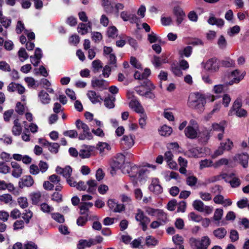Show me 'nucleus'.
<instances>
[{
  "label": "nucleus",
  "mask_w": 249,
  "mask_h": 249,
  "mask_svg": "<svg viewBox=\"0 0 249 249\" xmlns=\"http://www.w3.org/2000/svg\"><path fill=\"white\" fill-rule=\"evenodd\" d=\"M124 174H128L131 178H136L139 180L142 177H148L150 175H155L154 168L152 170L150 169H140L138 166L134 165L131 166L129 164L125 165L124 168L122 169Z\"/></svg>",
  "instance_id": "nucleus-1"
},
{
  "label": "nucleus",
  "mask_w": 249,
  "mask_h": 249,
  "mask_svg": "<svg viewBox=\"0 0 249 249\" xmlns=\"http://www.w3.org/2000/svg\"><path fill=\"white\" fill-rule=\"evenodd\" d=\"M154 89V85L150 81L145 80L141 86L135 88V91L140 95L152 98L154 97V94L151 92Z\"/></svg>",
  "instance_id": "nucleus-2"
},
{
  "label": "nucleus",
  "mask_w": 249,
  "mask_h": 249,
  "mask_svg": "<svg viewBox=\"0 0 249 249\" xmlns=\"http://www.w3.org/2000/svg\"><path fill=\"white\" fill-rule=\"evenodd\" d=\"M199 131V126L198 123L195 120L191 119L184 129V134L188 139H195L198 137Z\"/></svg>",
  "instance_id": "nucleus-3"
},
{
  "label": "nucleus",
  "mask_w": 249,
  "mask_h": 249,
  "mask_svg": "<svg viewBox=\"0 0 249 249\" xmlns=\"http://www.w3.org/2000/svg\"><path fill=\"white\" fill-rule=\"evenodd\" d=\"M245 74V72L241 73L239 70H235L226 74L223 81L226 86H231L234 84L238 83L244 78Z\"/></svg>",
  "instance_id": "nucleus-4"
},
{
  "label": "nucleus",
  "mask_w": 249,
  "mask_h": 249,
  "mask_svg": "<svg viewBox=\"0 0 249 249\" xmlns=\"http://www.w3.org/2000/svg\"><path fill=\"white\" fill-rule=\"evenodd\" d=\"M189 244L193 249H208L211 241L209 236H203L200 239L191 237Z\"/></svg>",
  "instance_id": "nucleus-5"
},
{
  "label": "nucleus",
  "mask_w": 249,
  "mask_h": 249,
  "mask_svg": "<svg viewBox=\"0 0 249 249\" xmlns=\"http://www.w3.org/2000/svg\"><path fill=\"white\" fill-rule=\"evenodd\" d=\"M206 103V98L204 95L199 92L194 93L189 97L190 106L195 108H199L200 104H201L202 107L204 108Z\"/></svg>",
  "instance_id": "nucleus-6"
},
{
  "label": "nucleus",
  "mask_w": 249,
  "mask_h": 249,
  "mask_svg": "<svg viewBox=\"0 0 249 249\" xmlns=\"http://www.w3.org/2000/svg\"><path fill=\"white\" fill-rule=\"evenodd\" d=\"M128 163H125V157L122 154H119L116 155L111 160L110 162V166L111 170L110 173L112 175L115 174L116 171L117 170L124 168L125 165Z\"/></svg>",
  "instance_id": "nucleus-7"
},
{
  "label": "nucleus",
  "mask_w": 249,
  "mask_h": 249,
  "mask_svg": "<svg viewBox=\"0 0 249 249\" xmlns=\"http://www.w3.org/2000/svg\"><path fill=\"white\" fill-rule=\"evenodd\" d=\"M75 124L78 130H82V133L79 134L78 137L79 140H84L87 139L89 140L92 139V135L90 132L89 127L87 124L79 120H77L76 121Z\"/></svg>",
  "instance_id": "nucleus-8"
},
{
  "label": "nucleus",
  "mask_w": 249,
  "mask_h": 249,
  "mask_svg": "<svg viewBox=\"0 0 249 249\" xmlns=\"http://www.w3.org/2000/svg\"><path fill=\"white\" fill-rule=\"evenodd\" d=\"M201 65L206 71L209 72H216L219 68L218 63L215 58H211L206 62H202Z\"/></svg>",
  "instance_id": "nucleus-9"
},
{
  "label": "nucleus",
  "mask_w": 249,
  "mask_h": 249,
  "mask_svg": "<svg viewBox=\"0 0 249 249\" xmlns=\"http://www.w3.org/2000/svg\"><path fill=\"white\" fill-rule=\"evenodd\" d=\"M127 97L128 99H131V101L129 103V107L137 113H143V108L139 102L134 97L133 93L131 92H128Z\"/></svg>",
  "instance_id": "nucleus-10"
},
{
  "label": "nucleus",
  "mask_w": 249,
  "mask_h": 249,
  "mask_svg": "<svg viewBox=\"0 0 249 249\" xmlns=\"http://www.w3.org/2000/svg\"><path fill=\"white\" fill-rule=\"evenodd\" d=\"M242 103L241 100L237 99L234 101L232 105L231 109L230 112L232 115L233 112H235L236 116L239 117H245L247 115V111L243 108H241Z\"/></svg>",
  "instance_id": "nucleus-11"
},
{
  "label": "nucleus",
  "mask_w": 249,
  "mask_h": 249,
  "mask_svg": "<svg viewBox=\"0 0 249 249\" xmlns=\"http://www.w3.org/2000/svg\"><path fill=\"white\" fill-rule=\"evenodd\" d=\"M135 143V136L132 135L124 136L122 140V145L124 149L131 148Z\"/></svg>",
  "instance_id": "nucleus-12"
},
{
  "label": "nucleus",
  "mask_w": 249,
  "mask_h": 249,
  "mask_svg": "<svg viewBox=\"0 0 249 249\" xmlns=\"http://www.w3.org/2000/svg\"><path fill=\"white\" fill-rule=\"evenodd\" d=\"M107 205L109 209L115 213H121L125 209L124 205L118 204L114 199H109Z\"/></svg>",
  "instance_id": "nucleus-13"
},
{
  "label": "nucleus",
  "mask_w": 249,
  "mask_h": 249,
  "mask_svg": "<svg viewBox=\"0 0 249 249\" xmlns=\"http://www.w3.org/2000/svg\"><path fill=\"white\" fill-rule=\"evenodd\" d=\"M108 85V82L103 79L94 78L91 81L92 86L94 88L99 89L101 91L107 89Z\"/></svg>",
  "instance_id": "nucleus-14"
},
{
  "label": "nucleus",
  "mask_w": 249,
  "mask_h": 249,
  "mask_svg": "<svg viewBox=\"0 0 249 249\" xmlns=\"http://www.w3.org/2000/svg\"><path fill=\"white\" fill-rule=\"evenodd\" d=\"M136 219L141 222L142 226V230L145 231L146 229V225L149 223L150 220L145 217L143 212L140 210L138 211V213L136 215Z\"/></svg>",
  "instance_id": "nucleus-15"
},
{
  "label": "nucleus",
  "mask_w": 249,
  "mask_h": 249,
  "mask_svg": "<svg viewBox=\"0 0 249 249\" xmlns=\"http://www.w3.org/2000/svg\"><path fill=\"white\" fill-rule=\"evenodd\" d=\"M7 89L9 91H17L20 94H23L25 90L24 87L20 84L13 82L9 84Z\"/></svg>",
  "instance_id": "nucleus-16"
},
{
  "label": "nucleus",
  "mask_w": 249,
  "mask_h": 249,
  "mask_svg": "<svg viewBox=\"0 0 249 249\" xmlns=\"http://www.w3.org/2000/svg\"><path fill=\"white\" fill-rule=\"evenodd\" d=\"M11 165L13 168L12 175L16 178H18L21 176L22 174V169L21 166L16 162L12 161L11 162Z\"/></svg>",
  "instance_id": "nucleus-17"
},
{
  "label": "nucleus",
  "mask_w": 249,
  "mask_h": 249,
  "mask_svg": "<svg viewBox=\"0 0 249 249\" xmlns=\"http://www.w3.org/2000/svg\"><path fill=\"white\" fill-rule=\"evenodd\" d=\"M173 13L177 18V22L180 24L185 16L182 9L179 6H176L174 8Z\"/></svg>",
  "instance_id": "nucleus-18"
},
{
  "label": "nucleus",
  "mask_w": 249,
  "mask_h": 249,
  "mask_svg": "<svg viewBox=\"0 0 249 249\" xmlns=\"http://www.w3.org/2000/svg\"><path fill=\"white\" fill-rule=\"evenodd\" d=\"M56 172L58 174L62 175L65 178H68L71 176L72 168L70 166H67L64 168L57 167L56 168Z\"/></svg>",
  "instance_id": "nucleus-19"
},
{
  "label": "nucleus",
  "mask_w": 249,
  "mask_h": 249,
  "mask_svg": "<svg viewBox=\"0 0 249 249\" xmlns=\"http://www.w3.org/2000/svg\"><path fill=\"white\" fill-rule=\"evenodd\" d=\"M249 158V155L245 153L238 154L234 157V160L238 161L244 168L248 165Z\"/></svg>",
  "instance_id": "nucleus-20"
},
{
  "label": "nucleus",
  "mask_w": 249,
  "mask_h": 249,
  "mask_svg": "<svg viewBox=\"0 0 249 249\" xmlns=\"http://www.w3.org/2000/svg\"><path fill=\"white\" fill-rule=\"evenodd\" d=\"M96 243L94 242V240L90 239L87 240H79L77 245L78 249H84L85 248H89L92 245H95Z\"/></svg>",
  "instance_id": "nucleus-21"
},
{
  "label": "nucleus",
  "mask_w": 249,
  "mask_h": 249,
  "mask_svg": "<svg viewBox=\"0 0 249 249\" xmlns=\"http://www.w3.org/2000/svg\"><path fill=\"white\" fill-rule=\"evenodd\" d=\"M159 134L164 137L169 136L173 132V129L171 127L166 124L161 126L158 130Z\"/></svg>",
  "instance_id": "nucleus-22"
},
{
  "label": "nucleus",
  "mask_w": 249,
  "mask_h": 249,
  "mask_svg": "<svg viewBox=\"0 0 249 249\" xmlns=\"http://www.w3.org/2000/svg\"><path fill=\"white\" fill-rule=\"evenodd\" d=\"M38 97L43 104L46 105L50 103L51 98L49 95L44 90H41L38 93Z\"/></svg>",
  "instance_id": "nucleus-23"
},
{
  "label": "nucleus",
  "mask_w": 249,
  "mask_h": 249,
  "mask_svg": "<svg viewBox=\"0 0 249 249\" xmlns=\"http://www.w3.org/2000/svg\"><path fill=\"white\" fill-rule=\"evenodd\" d=\"M87 96L93 104H96L103 100L99 95L97 94L95 91L93 90L89 91L87 93Z\"/></svg>",
  "instance_id": "nucleus-24"
},
{
  "label": "nucleus",
  "mask_w": 249,
  "mask_h": 249,
  "mask_svg": "<svg viewBox=\"0 0 249 249\" xmlns=\"http://www.w3.org/2000/svg\"><path fill=\"white\" fill-rule=\"evenodd\" d=\"M89 28H91V23L90 22H88L87 24L81 23L78 26V32L81 35H85L88 32Z\"/></svg>",
  "instance_id": "nucleus-25"
},
{
  "label": "nucleus",
  "mask_w": 249,
  "mask_h": 249,
  "mask_svg": "<svg viewBox=\"0 0 249 249\" xmlns=\"http://www.w3.org/2000/svg\"><path fill=\"white\" fill-rule=\"evenodd\" d=\"M226 124L225 121L221 122L219 124L214 123L212 124V130L224 133Z\"/></svg>",
  "instance_id": "nucleus-26"
},
{
  "label": "nucleus",
  "mask_w": 249,
  "mask_h": 249,
  "mask_svg": "<svg viewBox=\"0 0 249 249\" xmlns=\"http://www.w3.org/2000/svg\"><path fill=\"white\" fill-rule=\"evenodd\" d=\"M22 130V128L19 123V120L18 119H16L14 121V126L12 128L13 134L15 136H19L21 134Z\"/></svg>",
  "instance_id": "nucleus-27"
},
{
  "label": "nucleus",
  "mask_w": 249,
  "mask_h": 249,
  "mask_svg": "<svg viewBox=\"0 0 249 249\" xmlns=\"http://www.w3.org/2000/svg\"><path fill=\"white\" fill-rule=\"evenodd\" d=\"M21 183L23 186L29 187L34 184V180L31 176H25L22 178Z\"/></svg>",
  "instance_id": "nucleus-28"
},
{
  "label": "nucleus",
  "mask_w": 249,
  "mask_h": 249,
  "mask_svg": "<svg viewBox=\"0 0 249 249\" xmlns=\"http://www.w3.org/2000/svg\"><path fill=\"white\" fill-rule=\"evenodd\" d=\"M192 47L188 46L184 48L183 49L180 50L178 53L181 57L185 56L186 57H189L192 53Z\"/></svg>",
  "instance_id": "nucleus-29"
},
{
  "label": "nucleus",
  "mask_w": 249,
  "mask_h": 249,
  "mask_svg": "<svg viewBox=\"0 0 249 249\" xmlns=\"http://www.w3.org/2000/svg\"><path fill=\"white\" fill-rule=\"evenodd\" d=\"M208 22L211 25H216L218 27H222L224 24V21L222 19L217 18L213 17H210L209 18Z\"/></svg>",
  "instance_id": "nucleus-30"
},
{
  "label": "nucleus",
  "mask_w": 249,
  "mask_h": 249,
  "mask_svg": "<svg viewBox=\"0 0 249 249\" xmlns=\"http://www.w3.org/2000/svg\"><path fill=\"white\" fill-rule=\"evenodd\" d=\"M157 216L159 220V221H157V226L165 223L167 219L166 215L161 210H157Z\"/></svg>",
  "instance_id": "nucleus-31"
},
{
  "label": "nucleus",
  "mask_w": 249,
  "mask_h": 249,
  "mask_svg": "<svg viewBox=\"0 0 249 249\" xmlns=\"http://www.w3.org/2000/svg\"><path fill=\"white\" fill-rule=\"evenodd\" d=\"M172 240L175 244L179 246L178 249H184L183 246L182 245L184 240L181 235L179 234L175 235L172 237Z\"/></svg>",
  "instance_id": "nucleus-32"
},
{
  "label": "nucleus",
  "mask_w": 249,
  "mask_h": 249,
  "mask_svg": "<svg viewBox=\"0 0 249 249\" xmlns=\"http://www.w3.org/2000/svg\"><path fill=\"white\" fill-rule=\"evenodd\" d=\"M115 100V97L113 96H108L104 99V104L106 107L108 108H113L115 105L114 102Z\"/></svg>",
  "instance_id": "nucleus-33"
},
{
  "label": "nucleus",
  "mask_w": 249,
  "mask_h": 249,
  "mask_svg": "<svg viewBox=\"0 0 249 249\" xmlns=\"http://www.w3.org/2000/svg\"><path fill=\"white\" fill-rule=\"evenodd\" d=\"M113 0H102V5L107 12L111 11L113 8Z\"/></svg>",
  "instance_id": "nucleus-34"
},
{
  "label": "nucleus",
  "mask_w": 249,
  "mask_h": 249,
  "mask_svg": "<svg viewBox=\"0 0 249 249\" xmlns=\"http://www.w3.org/2000/svg\"><path fill=\"white\" fill-rule=\"evenodd\" d=\"M97 185L96 180L92 179L88 180L87 182V186H88L87 191L89 193H93L96 190Z\"/></svg>",
  "instance_id": "nucleus-35"
},
{
  "label": "nucleus",
  "mask_w": 249,
  "mask_h": 249,
  "mask_svg": "<svg viewBox=\"0 0 249 249\" xmlns=\"http://www.w3.org/2000/svg\"><path fill=\"white\" fill-rule=\"evenodd\" d=\"M226 231L224 228H218L213 231L214 235L219 239L224 238L226 235Z\"/></svg>",
  "instance_id": "nucleus-36"
},
{
  "label": "nucleus",
  "mask_w": 249,
  "mask_h": 249,
  "mask_svg": "<svg viewBox=\"0 0 249 249\" xmlns=\"http://www.w3.org/2000/svg\"><path fill=\"white\" fill-rule=\"evenodd\" d=\"M17 202L19 207L22 209H25L28 207L29 203L26 197H19L17 199Z\"/></svg>",
  "instance_id": "nucleus-37"
},
{
  "label": "nucleus",
  "mask_w": 249,
  "mask_h": 249,
  "mask_svg": "<svg viewBox=\"0 0 249 249\" xmlns=\"http://www.w3.org/2000/svg\"><path fill=\"white\" fill-rule=\"evenodd\" d=\"M108 37L115 38L118 36V30L115 26H111L108 28L107 31Z\"/></svg>",
  "instance_id": "nucleus-38"
},
{
  "label": "nucleus",
  "mask_w": 249,
  "mask_h": 249,
  "mask_svg": "<svg viewBox=\"0 0 249 249\" xmlns=\"http://www.w3.org/2000/svg\"><path fill=\"white\" fill-rule=\"evenodd\" d=\"M21 215H22V217L24 222L26 224H28L33 217V213L30 210H26Z\"/></svg>",
  "instance_id": "nucleus-39"
},
{
  "label": "nucleus",
  "mask_w": 249,
  "mask_h": 249,
  "mask_svg": "<svg viewBox=\"0 0 249 249\" xmlns=\"http://www.w3.org/2000/svg\"><path fill=\"white\" fill-rule=\"evenodd\" d=\"M229 160L226 158H221L216 161L213 165L214 168H218L223 165H227L229 164Z\"/></svg>",
  "instance_id": "nucleus-40"
},
{
  "label": "nucleus",
  "mask_w": 249,
  "mask_h": 249,
  "mask_svg": "<svg viewBox=\"0 0 249 249\" xmlns=\"http://www.w3.org/2000/svg\"><path fill=\"white\" fill-rule=\"evenodd\" d=\"M41 195L40 192L33 193L31 195V198L33 204H38L41 200Z\"/></svg>",
  "instance_id": "nucleus-41"
},
{
  "label": "nucleus",
  "mask_w": 249,
  "mask_h": 249,
  "mask_svg": "<svg viewBox=\"0 0 249 249\" xmlns=\"http://www.w3.org/2000/svg\"><path fill=\"white\" fill-rule=\"evenodd\" d=\"M200 169H202L204 168L213 166V161L210 159H205L201 160L199 162Z\"/></svg>",
  "instance_id": "nucleus-42"
},
{
  "label": "nucleus",
  "mask_w": 249,
  "mask_h": 249,
  "mask_svg": "<svg viewBox=\"0 0 249 249\" xmlns=\"http://www.w3.org/2000/svg\"><path fill=\"white\" fill-rule=\"evenodd\" d=\"M217 45L221 49H225L227 46V42L225 37L221 35L217 40Z\"/></svg>",
  "instance_id": "nucleus-43"
},
{
  "label": "nucleus",
  "mask_w": 249,
  "mask_h": 249,
  "mask_svg": "<svg viewBox=\"0 0 249 249\" xmlns=\"http://www.w3.org/2000/svg\"><path fill=\"white\" fill-rule=\"evenodd\" d=\"M224 144L223 143H221L220 146L216 150H215L214 153L212 155L211 157L213 159H215L217 157L222 155L224 151Z\"/></svg>",
  "instance_id": "nucleus-44"
},
{
  "label": "nucleus",
  "mask_w": 249,
  "mask_h": 249,
  "mask_svg": "<svg viewBox=\"0 0 249 249\" xmlns=\"http://www.w3.org/2000/svg\"><path fill=\"white\" fill-rule=\"evenodd\" d=\"M25 222L22 220H16L13 225V230L14 231H18L22 230L24 228Z\"/></svg>",
  "instance_id": "nucleus-45"
},
{
  "label": "nucleus",
  "mask_w": 249,
  "mask_h": 249,
  "mask_svg": "<svg viewBox=\"0 0 249 249\" xmlns=\"http://www.w3.org/2000/svg\"><path fill=\"white\" fill-rule=\"evenodd\" d=\"M192 205L195 210L200 212L204 205V204L201 200H195L193 201Z\"/></svg>",
  "instance_id": "nucleus-46"
},
{
  "label": "nucleus",
  "mask_w": 249,
  "mask_h": 249,
  "mask_svg": "<svg viewBox=\"0 0 249 249\" xmlns=\"http://www.w3.org/2000/svg\"><path fill=\"white\" fill-rule=\"evenodd\" d=\"M188 216L191 220L196 223L200 222V220L202 219V217L201 215L196 213L194 212L190 213Z\"/></svg>",
  "instance_id": "nucleus-47"
},
{
  "label": "nucleus",
  "mask_w": 249,
  "mask_h": 249,
  "mask_svg": "<svg viewBox=\"0 0 249 249\" xmlns=\"http://www.w3.org/2000/svg\"><path fill=\"white\" fill-rule=\"evenodd\" d=\"M12 197L10 194H6L0 196V201L5 204L10 203L12 202Z\"/></svg>",
  "instance_id": "nucleus-48"
},
{
  "label": "nucleus",
  "mask_w": 249,
  "mask_h": 249,
  "mask_svg": "<svg viewBox=\"0 0 249 249\" xmlns=\"http://www.w3.org/2000/svg\"><path fill=\"white\" fill-rule=\"evenodd\" d=\"M223 214V211L222 209L219 208L215 209L213 216V219L214 221H219L222 219Z\"/></svg>",
  "instance_id": "nucleus-49"
},
{
  "label": "nucleus",
  "mask_w": 249,
  "mask_h": 249,
  "mask_svg": "<svg viewBox=\"0 0 249 249\" xmlns=\"http://www.w3.org/2000/svg\"><path fill=\"white\" fill-rule=\"evenodd\" d=\"M220 107H221V105H220V103L215 104L213 107V110L205 117V119L207 120H208L209 119H210L212 117V116L215 112L219 110V109L220 108Z\"/></svg>",
  "instance_id": "nucleus-50"
},
{
  "label": "nucleus",
  "mask_w": 249,
  "mask_h": 249,
  "mask_svg": "<svg viewBox=\"0 0 249 249\" xmlns=\"http://www.w3.org/2000/svg\"><path fill=\"white\" fill-rule=\"evenodd\" d=\"M59 147V144L58 143L50 142L48 149L51 152L56 154L58 152Z\"/></svg>",
  "instance_id": "nucleus-51"
},
{
  "label": "nucleus",
  "mask_w": 249,
  "mask_h": 249,
  "mask_svg": "<svg viewBox=\"0 0 249 249\" xmlns=\"http://www.w3.org/2000/svg\"><path fill=\"white\" fill-rule=\"evenodd\" d=\"M92 66L94 72H98L102 68V63L99 60H94L92 63Z\"/></svg>",
  "instance_id": "nucleus-52"
},
{
  "label": "nucleus",
  "mask_w": 249,
  "mask_h": 249,
  "mask_svg": "<svg viewBox=\"0 0 249 249\" xmlns=\"http://www.w3.org/2000/svg\"><path fill=\"white\" fill-rule=\"evenodd\" d=\"M199 196L200 198L203 201H209L212 199L211 194L208 192H199Z\"/></svg>",
  "instance_id": "nucleus-53"
},
{
  "label": "nucleus",
  "mask_w": 249,
  "mask_h": 249,
  "mask_svg": "<svg viewBox=\"0 0 249 249\" xmlns=\"http://www.w3.org/2000/svg\"><path fill=\"white\" fill-rule=\"evenodd\" d=\"M10 168L4 162H0V173L6 174L10 172Z\"/></svg>",
  "instance_id": "nucleus-54"
},
{
  "label": "nucleus",
  "mask_w": 249,
  "mask_h": 249,
  "mask_svg": "<svg viewBox=\"0 0 249 249\" xmlns=\"http://www.w3.org/2000/svg\"><path fill=\"white\" fill-rule=\"evenodd\" d=\"M10 215L13 219H16L21 217V213L18 209L15 208L11 211Z\"/></svg>",
  "instance_id": "nucleus-55"
},
{
  "label": "nucleus",
  "mask_w": 249,
  "mask_h": 249,
  "mask_svg": "<svg viewBox=\"0 0 249 249\" xmlns=\"http://www.w3.org/2000/svg\"><path fill=\"white\" fill-rule=\"evenodd\" d=\"M52 217L55 221L60 223H62L64 222V218L63 215L59 213H53L52 214Z\"/></svg>",
  "instance_id": "nucleus-56"
},
{
  "label": "nucleus",
  "mask_w": 249,
  "mask_h": 249,
  "mask_svg": "<svg viewBox=\"0 0 249 249\" xmlns=\"http://www.w3.org/2000/svg\"><path fill=\"white\" fill-rule=\"evenodd\" d=\"M197 181V178L193 176H189L186 178V183L190 186H195L196 184Z\"/></svg>",
  "instance_id": "nucleus-57"
},
{
  "label": "nucleus",
  "mask_w": 249,
  "mask_h": 249,
  "mask_svg": "<svg viewBox=\"0 0 249 249\" xmlns=\"http://www.w3.org/2000/svg\"><path fill=\"white\" fill-rule=\"evenodd\" d=\"M140 118L139 121V125L142 128H144L146 124L147 116L143 113H140Z\"/></svg>",
  "instance_id": "nucleus-58"
},
{
  "label": "nucleus",
  "mask_w": 249,
  "mask_h": 249,
  "mask_svg": "<svg viewBox=\"0 0 249 249\" xmlns=\"http://www.w3.org/2000/svg\"><path fill=\"white\" fill-rule=\"evenodd\" d=\"M158 77L160 80V88L162 89L163 88L162 82L166 81L167 80L168 73L166 72L161 71L160 74H159Z\"/></svg>",
  "instance_id": "nucleus-59"
},
{
  "label": "nucleus",
  "mask_w": 249,
  "mask_h": 249,
  "mask_svg": "<svg viewBox=\"0 0 249 249\" xmlns=\"http://www.w3.org/2000/svg\"><path fill=\"white\" fill-rule=\"evenodd\" d=\"M213 92L216 94H221L224 91V85L222 84L216 85L213 88Z\"/></svg>",
  "instance_id": "nucleus-60"
},
{
  "label": "nucleus",
  "mask_w": 249,
  "mask_h": 249,
  "mask_svg": "<svg viewBox=\"0 0 249 249\" xmlns=\"http://www.w3.org/2000/svg\"><path fill=\"white\" fill-rule=\"evenodd\" d=\"M97 148L100 152H103L105 151V149L109 150L110 146L106 142H100L98 144Z\"/></svg>",
  "instance_id": "nucleus-61"
},
{
  "label": "nucleus",
  "mask_w": 249,
  "mask_h": 249,
  "mask_svg": "<svg viewBox=\"0 0 249 249\" xmlns=\"http://www.w3.org/2000/svg\"><path fill=\"white\" fill-rule=\"evenodd\" d=\"M18 56L20 58H22L23 60L21 59V61H23L25 60H26L28 58V55L27 52L25 51L24 48H20L18 52Z\"/></svg>",
  "instance_id": "nucleus-62"
},
{
  "label": "nucleus",
  "mask_w": 249,
  "mask_h": 249,
  "mask_svg": "<svg viewBox=\"0 0 249 249\" xmlns=\"http://www.w3.org/2000/svg\"><path fill=\"white\" fill-rule=\"evenodd\" d=\"M40 172L39 167L36 164H32L29 168V172L33 175H37Z\"/></svg>",
  "instance_id": "nucleus-63"
},
{
  "label": "nucleus",
  "mask_w": 249,
  "mask_h": 249,
  "mask_svg": "<svg viewBox=\"0 0 249 249\" xmlns=\"http://www.w3.org/2000/svg\"><path fill=\"white\" fill-rule=\"evenodd\" d=\"M161 22L164 26L169 25L172 22V18L171 17H162L161 18Z\"/></svg>",
  "instance_id": "nucleus-64"
}]
</instances>
